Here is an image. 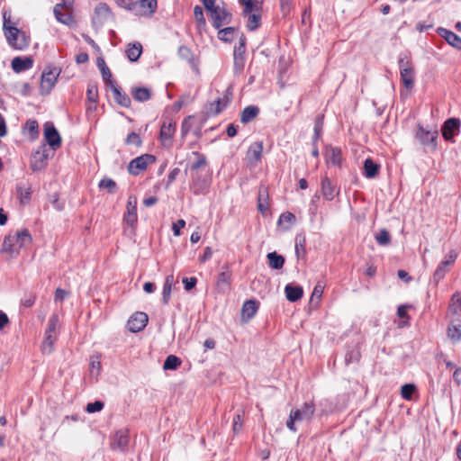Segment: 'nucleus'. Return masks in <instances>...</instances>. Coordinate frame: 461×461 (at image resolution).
<instances>
[{
  "label": "nucleus",
  "mask_w": 461,
  "mask_h": 461,
  "mask_svg": "<svg viewBox=\"0 0 461 461\" xmlns=\"http://www.w3.org/2000/svg\"><path fill=\"white\" fill-rule=\"evenodd\" d=\"M314 411L315 405L312 402H304L299 408H293L286 421L287 429L292 432H296L297 428L295 424L311 421Z\"/></svg>",
  "instance_id": "1"
},
{
  "label": "nucleus",
  "mask_w": 461,
  "mask_h": 461,
  "mask_svg": "<svg viewBox=\"0 0 461 461\" xmlns=\"http://www.w3.org/2000/svg\"><path fill=\"white\" fill-rule=\"evenodd\" d=\"M4 30L5 37L10 45L17 50H23L29 45V41L24 32L19 31L16 27L11 26L6 19V14H4Z\"/></svg>",
  "instance_id": "2"
},
{
  "label": "nucleus",
  "mask_w": 461,
  "mask_h": 461,
  "mask_svg": "<svg viewBox=\"0 0 461 461\" xmlns=\"http://www.w3.org/2000/svg\"><path fill=\"white\" fill-rule=\"evenodd\" d=\"M74 0H61L54 6L53 13L55 18L61 23L71 25L74 23L72 10Z\"/></svg>",
  "instance_id": "3"
},
{
  "label": "nucleus",
  "mask_w": 461,
  "mask_h": 461,
  "mask_svg": "<svg viewBox=\"0 0 461 461\" xmlns=\"http://www.w3.org/2000/svg\"><path fill=\"white\" fill-rule=\"evenodd\" d=\"M59 325V316L52 314L49 320L48 327L45 331V337L42 342L43 353H51L53 345L57 339V328Z\"/></svg>",
  "instance_id": "4"
},
{
  "label": "nucleus",
  "mask_w": 461,
  "mask_h": 461,
  "mask_svg": "<svg viewBox=\"0 0 461 461\" xmlns=\"http://www.w3.org/2000/svg\"><path fill=\"white\" fill-rule=\"evenodd\" d=\"M113 17V14L108 5L105 3H99L95 7L94 14L92 16V23L95 28L98 29Z\"/></svg>",
  "instance_id": "5"
},
{
  "label": "nucleus",
  "mask_w": 461,
  "mask_h": 461,
  "mask_svg": "<svg viewBox=\"0 0 461 461\" xmlns=\"http://www.w3.org/2000/svg\"><path fill=\"white\" fill-rule=\"evenodd\" d=\"M157 6V0H138L133 1L130 11L138 16H147L154 14Z\"/></svg>",
  "instance_id": "6"
},
{
  "label": "nucleus",
  "mask_w": 461,
  "mask_h": 461,
  "mask_svg": "<svg viewBox=\"0 0 461 461\" xmlns=\"http://www.w3.org/2000/svg\"><path fill=\"white\" fill-rule=\"evenodd\" d=\"M156 160L155 157L150 154H144L132 159L129 166L128 170L130 174L137 176L141 171L145 170L147 167Z\"/></svg>",
  "instance_id": "7"
},
{
  "label": "nucleus",
  "mask_w": 461,
  "mask_h": 461,
  "mask_svg": "<svg viewBox=\"0 0 461 461\" xmlns=\"http://www.w3.org/2000/svg\"><path fill=\"white\" fill-rule=\"evenodd\" d=\"M212 23L215 29L230 23L231 15L222 5H219L211 13Z\"/></svg>",
  "instance_id": "8"
},
{
  "label": "nucleus",
  "mask_w": 461,
  "mask_h": 461,
  "mask_svg": "<svg viewBox=\"0 0 461 461\" xmlns=\"http://www.w3.org/2000/svg\"><path fill=\"white\" fill-rule=\"evenodd\" d=\"M48 153L45 146L40 147L31 158V168L32 171H40L43 169L47 165Z\"/></svg>",
  "instance_id": "9"
},
{
  "label": "nucleus",
  "mask_w": 461,
  "mask_h": 461,
  "mask_svg": "<svg viewBox=\"0 0 461 461\" xmlns=\"http://www.w3.org/2000/svg\"><path fill=\"white\" fill-rule=\"evenodd\" d=\"M44 138L47 143L52 148V149H57L61 145V138L54 127V125L50 122H47L44 125Z\"/></svg>",
  "instance_id": "10"
},
{
  "label": "nucleus",
  "mask_w": 461,
  "mask_h": 461,
  "mask_svg": "<svg viewBox=\"0 0 461 461\" xmlns=\"http://www.w3.org/2000/svg\"><path fill=\"white\" fill-rule=\"evenodd\" d=\"M59 75V71L57 68H51L48 71H44L41 75V90L46 94L54 86L57 78Z\"/></svg>",
  "instance_id": "11"
},
{
  "label": "nucleus",
  "mask_w": 461,
  "mask_h": 461,
  "mask_svg": "<svg viewBox=\"0 0 461 461\" xmlns=\"http://www.w3.org/2000/svg\"><path fill=\"white\" fill-rule=\"evenodd\" d=\"M148 322V315L138 312L134 313L127 322L128 330L131 332H138L143 330Z\"/></svg>",
  "instance_id": "12"
},
{
  "label": "nucleus",
  "mask_w": 461,
  "mask_h": 461,
  "mask_svg": "<svg viewBox=\"0 0 461 461\" xmlns=\"http://www.w3.org/2000/svg\"><path fill=\"white\" fill-rule=\"evenodd\" d=\"M263 152V142L256 141L252 143L247 151L246 159L251 166H256L261 159Z\"/></svg>",
  "instance_id": "13"
},
{
  "label": "nucleus",
  "mask_w": 461,
  "mask_h": 461,
  "mask_svg": "<svg viewBox=\"0 0 461 461\" xmlns=\"http://www.w3.org/2000/svg\"><path fill=\"white\" fill-rule=\"evenodd\" d=\"M175 131L176 122H173L171 121L163 122L160 129V140L164 147H171V140Z\"/></svg>",
  "instance_id": "14"
},
{
  "label": "nucleus",
  "mask_w": 461,
  "mask_h": 461,
  "mask_svg": "<svg viewBox=\"0 0 461 461\" xmlns=\"http://www.w3.org/2000/svg\"><path fill=\"white\" fill-rule=\"evenodd\" d=\"M460 126V121L456 118L447 119L441 129L442 135L447 140H452L455 135V131H457Z\"/></svg>",
  "instance_id": "15"
},
{
  "label": "nucleus",
  "mask_w": 461,
  "mask_h": 461,
  "mask_svg": "<svg viewBox=\"0 0 461 461\" xmlns=\"http://www.w3.org/2000/svg\"><path fill=\"white\" fill-rule=\"evenodd\" d=\"M324 156L328 165L340 166L342 158L339 148L327 146Z\"/></svg>",
  "instance_id": "16"
},
{
  "label": "nucleus",
  "mask_w": 461,
  "mask_h": 461,
  "mask_svg": "<svg viewBox=\"0 0 461 461\" xmlns=\"http://www.w3.org/2000/svg\"><path fill=\"white\" fill-rule=\"evenodd\" d=\"M112 92L114 100L123 107H129L131 105V98L127 94L122 91L121 87L116 85L115 82L111 83V85L108 86Z\"/></svg>",
  "instance_id": "17"
},
{
  "label": "nucleus",
  "mask_w": 461,
  "mask_h": 461,
  "mask_svg": "<svg viewBox=\"0 0 461 461\" xmlns=\"http://www.w3.org/2000/svg\"><path fill=\"white\" fill-rule=\"evenodd\" d=\"M129 443V434L127 430L122 429L114 434L111 447L113 450H124Z\"/></svg>",
  "instance_id": "18"
},
{
  "label": "nucleus",
  "mask_w": 461,
  "mask_h": 461,
  "mask_svg": "<svg viewBox=\"0 0 461 461\" xmlns=\"http://www.w3.org/2000/svg\"><path fill=\"white\" fill-rule=\"evenodd\" d=\"M178 56L182 59L186 60L196 74L199 73V62L194 58L193 52L191 51V50L189 48H187L185 46L179 47Z\"/></svg>",
  "instance_id": "19"
},
{
  "label": "nucleus",
  "mask_w": 461,
  "mask_h": 461,
  "mask_svg": "<svg viewBox=\"0 0 461 461\" xmlns=\"http://www.w3.org/2000/svg\"><path fill=\"white\" fill-rule=\"evenodd\" d=\"M33 65V59L32 57H15L12 60V68L14 72L20 73L30 69Z\"/></svg>",
  "instance_id": "20"
},
{
  "label": "nucleus",
  "mask_w": 461,
  "mask_h": 461,
  "mask_svg": "<svg viewBox=\"0 0 461 461\" xmlns=\"http://www.w3.org/2000/svg\"><path fill=\"white\" fill-rule=\"evenodd\" d=\"M321 191L322 196L328 201L333 200L335 196L339 194V191H336L335 186L332 185L330 179L327 176L323 177L321 180Z\"/></svg>",
  "instance_id": "21"
},
{
  "label": "nucleus",
  "mask_w": 461,
  "mask_h": 461,
  "mask_svg": "<svg viewBox=\"0 0 461 461\" xmlns=\"http://www.w3.org/2000/svg\"><path fill=\"white\" fill-rule=\"evenodd\" d=\"M361 353L359 348V342L354 343L352 346H348L345 355V365L348 366L353 363H357L360 360Z\"/></svg>",
  "instance_id": "22"
},
{
  "label": "nucleus",
  "mask_w": 461,
  "mask_h": 461,
  "mask_svg": "<svg viewBox=\"0 0 461 461\" xmlns=\"http://www.w3.org/2000/svg\"><path fill=\"white\" fill-rule=\"evenodd\" d=\"M258 304L255 300L246 301L241 308V318L244 321H249L256 314Z\"/></svg>",
  "instance_id": "23"
},
{
  "label": "nucleus",
  "mask_w": 461,
  "mask_h": 461,
  "mask_svg": "<svg viewBox=\"0 0 461 461\" xmlns=\"http://www.w3.org/2000/svg\"><path fill=\"white\" fill-rule=\"evenodd\" d=\"M209 187V180L200 176H194L191 190L196 195L205 194Z\"/></svg>",
  "instance_id": "24"
},
{
  "label": "nucleus",
  "mask_w": 461,
  "mask_h": 461,
  "mask_svg": "<svg viewBox=\"0 0 461 461\" xmlns=\"http://www.w3.org/2000/svg\"><path fill=\"white\" fill-rule=\"evenodd\" d=\"M231 275L229 272H221L218 275L216 288L219 293L226 294L230 289Z\"/></svg>",
  "instance_id": "25"
},
{
  "label": "nucleus",
  "mask_w": 461,
  "mask_h": 461,
  "mask_svg": "<svg viewBox=\"0 0 461 461\" xmlns=\"http://www.w3.org/2000/svg\"><path fill=\"white\" fill-rule=\"evenodd\" d=\"M438 33L444 38L451 46L461 49V38L451 31L445 28H438Z\"/></svg>",
  "instance_id": "26"
},
{
  "label": "nucleus",
  "mask_w": 461,
  "mask_h": 461,
  "mask_svg": "<svg viewBox=\"0 0 461 461\" xmlns=\"http://www.w3.org/2000/svg\"><path fill=\"white\" fill-rule=\"evenodd\" d=\"M14 244L15 247L20 250V249L26 248L28 245L32 243V236L27 230H22L17 231L14 235Z\"/></svg>",
  "instance_id": "27"
},
{
  "label": "nucleus",
  "mask_w": 461,
  "mask_h": 461,
  "mask_svg": "<svg viewBox=\"0 0 461 461\" xmlns=\"http://www.w3.org/2000/svg\"><path fill=\"white\" fill-rule=\"evenodd\" d=\"M1 252L7 253L12 258L17 257L19 255V249H17V247H15L14 238L13 237V235L9 234L5 237L2 244Z\"/></svg>",
  "instance_id": "28"
},
{
  "label": "nucleus",
  "mask_w": 461,
  "mask_h": 461,
  "mask_svg": "<svg viewBox=\"0 0 461 461\" xmlns=\"http://www.w3.org/2000/svg\"><path fill=\"white\" fill-rule=\"evenodd\" d=\"M437 131H424L422 128H420L417 132V138L420 140L421 144L432 146L433 148L436 146L435 140L437 139Z\"/></svg>",
  "instance_id": "29"
},
{
  "label": "nucleus",
  "mask_w": 461,
  "mask_h": 461,
  "mask_svg": "<svg viewBox=\"0 0 461 461\" xmlns=\"http://www.w3.org/2000/svg\"><path fill=\"white\" fill-rule=\"evenodd\" d=\"M286 299L290 302H297L303 297V290L299 285L288 284L285 287Z\"/></svg>",
  "instance_id": "30"
},
{
  "label": "nucleus",
  "mask_w": 461,
  "mask_h": 461,
  "mask_svg": "<svg viewBox=\"0 0 461 461\" xmlns=\"http://www.w3.org/2000/svg\"><path fill=\"white\" fill-rule=\"evenodd\" d=\"M16 192L21 203L25 204L31 200L32 193V185L30 184L20 183L16 186Z\"/></svg>",
  "instance_id": "31"
},
{
  "label": "nucleus",
  "mask_w": 461,
  "mask_h": 461,
  "mask_svg": "<svg viewBox=\"0 0 461 461\" xmlns=\"http://www.w3.org/2000/svg\"><path fill=\"white\" fill-rule=\"evenodd\" d=\"M125 52L129 60L135 62L142 53V46L140 42L129 43Z\"/></svg>",
  "instance_id": "32"
},
{
  "label": "nucleus",
  "mask_w": 461,
  "mask_h": 461,
  "mask_svg": "<svg viewBox=\"0 0 461 461\" xmlns=\"http://www.w3.org/2000/svg\"><path fill=\"white\" fill-rule=\"evenodd\" d=\"M447 336L454 343L461 341V321H454L449 324Z\"/></svg>",
  "instance_id": "33"
},
{
  "label": "nucleus",
  "mask_w": 461,
  "mask_h": 461,
  "mask_svg": "<svg viewBox=\"0 0 461 461\" xmlns=\"http://www.w3.org/2000/svg\"><path fill=\"white\" fill-rule=\"evenodd\" d=\"M259 113V109L255 105H249L243 109L240 114V122L247 124L253 121Z\"/></svg>",
  "instance_id": "34"
},
{
  "label": "nucleus",
  "mask_w": 461,
  "mask_h": 461,
  "mask_svg": "<svg viewBox=\"0 0 461 461\" xmlns=\"http://www.w3.org/2000/svg\"><path fill=\"white\" fill-rule=\"evenodd\" d=\"M268 193L265 186H260L258 196V209L261 213H265L268 210Z\"/></svg>",
  "instance_id": "35"
},
{
  "label": "nucleus",
  "mask_w": 461,
  "mask_h": 461,
  "mask_svg": "<svg viewBox=\"0 0 461 461\" xmlns=\"http://www.w3.org/2000/svg\"><path fill=\"white\" fill-rule=\"evenodd\" d=\"M239 3L243 5V14L258 13L261 9V2L258 0H239Z\"/></svg>",
  "instance_id": "36"
},
{
  "label": "nucleus",
  "mask_w": 461,
  "mask_h": 461,
  "mask_svg": "<svg viewBox=\"0 0 461 461\" xmlns=\"http://www.w3.org/2000/svg\"><path fill=\"white\" fill-rule=\"evenodd\" d=\"M400 76L404 87L406 89H411L414 85V68L402 69Z\"/></svg>",
  "instance_id": "37"
},
{
  "label": "nucleus",
  "mask_w": 461,
  "mask_h": 461,
  "mask_svg": "<svg viewBox=\"0 0 461 461\" xmlns=\"http://www.w3.org/2000/svg\"><path fill=\"white\" fill-rule=\"evenodd\" d=\"M379 170V165L371 158H366L364 162V175L366 178H374Z\"/></svg>",
  "instance_id": "38"
},
{
  "label": "nucleus",
  "mask_w": 461,
  "mask_h": 461,
  "mask_svg": "<svg viewBox=\"0 0 461 461\" xmlns=\"http://www.w3.org/2000/svg\"><path fill=\"white\" fill-rule=\"evenodd\" d=\"M448 270L449 269L448 267L447 266V263L441 261L433 274L431 282L434 283L435 285H438V284L445 277Z\"/></svg>",
  "instance_id": "39"
},
{
  "label": "nucleus",
  "mask_w": 461,
  "mask_h": 461,
  "mask_svg": "<svg viewBox=\"0 0 461 461\" xmlns=\"http://www.w3.org/2000/svg\"><path fill=\"white\" fill-rule=\"evenodd\" d=\"M131 95L138 102H145L150 98V91L146 87H134Z\"/></svg>",
  "instance_id": "40"
},
{
  "label": "nucleus",
  "mask_w": 461,
  "mask_h": 461,
  "mask_svg": "<svg viewBox=\"0 0 461 461\" xmlns=\"http://www.w3.org/2000/svg\"><path fill=\"white\" fill-rule=\"evenodd\" d=\"M269 267L274 269H280L285 264V258L278 255L276 252H270L267 254Z\"/></svg>",
  "instance_id": "41"
},
{
  "label": "nucleus",
  "mask_w": 461,
  "mask_h": 461,
  "mask_svg": "<svg viewBox=\"0 0 461 461\" xmlns=\"http://www.w3.org/2000/svg\"><path fill=\"white\" fill-rule=\"evenodd\" d=\"M97 67L99 68L102 77H103V79L107 86H109V85H111V83L114 82L112 79V73L103 59H101V58L97 59Z\"/></svg>",
  "instance_id": "42"
},
{
  "label": "nucleus",
  "mask_w": 461,
  "mask_h": 461,
  "mask_svg": "<svg viewBox=\"0 0 461 461\" xmlns=\"http://www.w3.org/2000/svg\"><path fill=\"white\" fill-rule=\"evenodd\" d=\"M173 284H174L173 276H167L166 278L165 284L163 285V290H162V302L164 304H167V303L169 301Z\"/></svg>",
  "instance_id": "43"
},
{
  "label": "nucleus",
  "mask_w": 461,
  "mask_h": 461,
  "mask_svg": "<svg viewBox=\"0 0 461 461\" xmlns=\"http://www.w3.org/2000/svg\"><path fill=\"white\" fill-rule=\"evenodd\" d=\"M375 239L380 246H387L391 242V235L385 229H382L375 233Z\"/></svg>",
  "instance_id": "44"
},
{
  "label": "nucleus",
  "mask_w": 461,
  "mask_h": 461,
  "mask_svg": "<svg viewBox=\"0 0 461 461\" xmlns=\"http://www.w3.org/2000/svg\"><path fill=\"white\" fill-rule=\"evenodd\" d=\"M181 365V360L175 355H169L164 364L163 368L165 370H175Z\"/></svg>",
  "instance_id": "45"
},
{
  "label": "nucleus",
  "mask_w": 461,
  "mask_h": 461,
  "mask_svg": "<svg viewBox=\"0 0 461 461\" xmlns=\"http://www.w3.org/2000/svg\"><path fill=\"white\" fill-rule=\"evenodd\" d=\"M295 221V216L294 213L286 212L280 215L278 219V225L285 226V229H288L291 224Z\"/></svg>",
  "instance_id": "46"
},
{
  "label": "nucleus",
  "mask_w": 461,
  "mask_h": 461,
  "mask_svg": "<svg viewBox=\"0 0 461 461\" xmlns=\"http://www.w3.org/2000/svg\"><path fill=\"white\" fill-rule=\"evenodd\" d=\"M98 186L101 189H106L109 194H114L117 189L116 183L113 179L107 177L103 178L99 182Z\"/></svg>",
  "instance_id": "47"
},
{
  "label": "nucleus",
  "mask_w": 461,
  "mask_h": 461,
  "mask_svg": "<svg viewBox=\"0 0 461 461\" xmlns=\"http://www.w3.org/2000/svg\"><path fill=\"white\" fill-rule=\"evenodd\" d=\"M248 16L247 27L249 31H254L259 27L261 16L258 13L249 14Z\"/></svg>",
  "instance_id": "48"
},
{
  "label": "nucleus",
  "mask_w": 461,
  "mask_h": 461,
  "mask_svg": "<svg viewBox=\"0 0 461 461\" xmlns=\"http://www.w3.org/2000/svg\"><path fill=\"white\" fill-rule=\"evenodd\" d=\"M235 29L233 27L221 29L218 32V38L223 41H231Z\"/></svg>",
  "instance_id": "49"
},
{
  "label": "nucleus",
  "mask_w": 461,
  "mask_h": 461,
  "mask_svg": "<svg viewBox=\"0 0 461 461\" xmlns=\"http://www.w3.org/2000/svg\"><path fill=\"white\" fill-rule=\"evenodd\" d=\"M138 220L137 210L126 209V212L123 216V221L131 227H133Z\"/></svg>",
  "instance_id": "50"
},
{
  "label": "nucleus",
  "mask_w": 461,
  "mask_h": 461,
  "mask_svg": "<svg viewBox=\"0 0 461 461\" xmlns=\"http://www.w3.org/2000/svg\"><path fill=\"white\" fill-rule=\"evenodd\" d=\"M36 300V294L32 292L25 293L21 299V304L25 308L32 307Z\"/></svg>",
  "instance_id": "51"
},
{
  "label": "nucleus",
  "mask_w": 461,
  "mask_h": 461,
  "mask_svg": "<svg viewBox=\"0 0 461 461\" xmlns=\"http://www.w3.org/2000/svg\"><path fill=\"white\" fill-rule=\"evenodd\" d=\"M295 253L298 258L305 254V238L303 236L295 238Z\"/></svg>",
  "instance_id": "52"
},
{
  "label": "nucleus",
  "mask_w": 461,
  "mask_h": 461,
  "mask_svg": "<svg viewBox=\"0 0 461 461\" xmlns=\"http://www.w3.org/2000/svg\"><path fill=\"white\" fill-rule=\"evenodd\" d=\"M449 310L455 314H457L461 311V297L459 294H455L452 296Z\"/></svg>",
  "instance_id": "53"
},
{
  "label": "nucleus",
  "mask_w": 461,
  "mask_h": 461,
  "mask_svg": "<svg viewBox=\"0 0 461 461\" xmlns=\"http://www.w3.org/2000/svg\"><path fill=\"white\" fill-rule=\"evenodd\" d=\"M415 385L411 384H405L402 386L401 395L405 400H411V395L415 391Z\"/></svg>",
  "instance_id": "54"
},
{
  "label": "nucleus",
  "mask_w": 461,
  "mask_h": 461,
  "mask_svg": "<svg viewBox=\"0 0 461 461\" xmlns=\"http://www.w3.org/2000/svg\"><path fill=\"white\" fill-rule=\"evenodd\" d=\"M90 372L92 375H98L101 371V362L97 356H92L90 357Z\"/></svg>",
  "instance_id": "55"
},
{
  "label": "nucleus",
  "mask_w": 461,
  "mask_h": 461,
  "mask_svg": "<svg viewBox=\"0 0 461 461\" xmlns=\"http://www.w3.org/2000/svg\"><path fill=\"white\" fill-rule=\"evenodd\" d=\"M194 16L199 25L204 26L206 22L203 16V12L201 6L196 5L194 8Z\"/></svg>",
  "instance_id": "56"
},
{
  "label": "nucleus",
  "mask_w": 461,
  "mask_h": 461,
  "mask_svg": "<svg viewBox=\"0 0 461 461\" xmlns=\"http://www.w3.org/2000/svg\"><path fill=\"white\" fill-rule=\"evenodd\" d=\"M125 143L128 144V145H136V146H140L141 145V140H140V137L139 136V134H137L136 132H131L126 140H125Z\"/></svg>",
  "instance_id": "57"
},
{
  "label": "nucleus",
  "mask_w": 461,
  "mask_h": 461,
  "mask_svg": "<svg viewBox=\"0 0 461 461\" xmlns=\"http://www.w3.org/2000/svg\"><path fill=\"white\" fill-rule=\"evenodd\" d=\"M103 408L104 402L101 401H95L94 402H89L86 407V411L89 413H93L95 411H100Z\"/></svg>",
  "instance_id": "58"
},
{
  "label": "nucleus",
  "mask_w": 461,
  "mask_h": 461,
  "mask_svg": "<svg viewBox=\"0 0 461 461\" xmlns=\"http://www.w3.org/2000/svg\"><path fill=\"white\" fill-rule=\"evenodd\" d=\"M197 157V160L192 165L191 168L193 170L199 169L202 166L205 165L206 158L204 155L200 154L198 152L194 153Z\"/></svg>",
  "instance_id": "59"
},
{
  "label": "nucleus",
  "mask_w": 461,
  "mask_h": 461,
  "mask_svg": "<svg viewBox=\"0 0 461 461\" xmlns=\"http://www.w3.org/2000/svg\"><path fill=\"white\" fill-rule=\"evenodd\" d=\"M242 414L237 413L233 419L232 429L234 433L239 432L242 428Z\"/></svg>",
  "instance_id": "60"
},
{
  "label": "nucleus",
  "mask_w": 461,
  "mask_h": 461,
  "mask_svg": "<svg viewBox=\"0 0 461 461\" xmlns=\"http://www.w3.org/2000/svg\"><path fill=\"white\" fill-rule=\"evenodd\" d=\"M25 127L32 136L38 134V122L35 120L28 121Z\"/></svg>",
  "instance_id": "61"
},
{
  "label": "nucleus",
  "mask_w": 461,
  "mask_h": 461,
  "mask_svg": "<svg viewBox=\"0 0 461 461\" xmlns=\"http://www.w3.org/2000/svg\"><path fill=\"white\" fill-rule=\"evenodd\" d=\"M182 282L185 285V289L190 291L195 286L197 279L195 277H185Z\"/></svg>",
  "instance_id": "62"
},
{
  "label": "nucleus",
  "mask_w": 461,
  "mask_h": 461,
  "mask_svg": "<svg viewBox=\"0 0 461 461\" xmlns=\"http://www.w3.org/2000/svg\"><path fill=\"white\" fill-rule=\"evenodd\" d=\"M179 173H180V169L178 167H175L174 169H172L169 172V174L167 176L166 188H167L176 180V178L177 177Z\"/></svg>",
  "instance_id": "63"
},
{
  "label": "nucleus",
  "mask_w": 461,
  "mask_h": 461,
  "mask_svg": "<svg viewBox=\"0 0 461 461\" xmlns=\"http://www.w3.org/2000/svg\"><path fill=\"white\" fill-rule=\"evenodd\" d=\"M400 71L403 68H412L413 66L411 61L405 56H400L398 60Z\"/></svg>",
  "instance_id": "64"
}]
</instances>
